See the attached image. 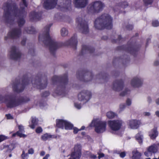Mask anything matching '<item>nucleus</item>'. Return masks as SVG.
<instances>
[{"mask_svg":"<svg viewBox=\"0 0 159 159\" xmlns=\"http://www.w3.org/2000/svg\"><path fill=\"white\" fill-rule=\"evenodd\" d=\"M143 115L145 116H149L150 115L151 113L149 112H145L143 113Z\"/></svg>","mask_w":159,"mask_h":159,"instance_id":"nucleus-51","label":"nucleus"},{"mask_svg":"<svg viewBox=\"0 0 159 159\" xmlns=\"http://www.w3.org/2000/svg\"><path fill=\"white\" fill-rule=\"evenodd\" d=\"M79 130L76 128H75L74 129V133L75 134H76L78 131Z\"/></svg>","mask_w":159,"mask_h":159,"instance_id":"nucleus-58","label":"nucleus"},{"mask_svg":"<svg viewBox=\"0 0 159 159\" xmlns=\"http://www.w3.org/2000/svg\"><path fill=\"white\" fill-rule=\"evenodd\" d=\"M81 146L80 144L75 145L74 148V151L71 154V158L74 159H79L81 155Z\"/></svg>","mask_w":159,"mask_h":159,"instance_id":"nucleus-14","label":"nucleus"},{"mask_svg":"<svg viewBox=\"0 0 159 159\" xmlns=\"http://www.w3.org/2000/svg\"><path fill=\"white\" fill-rule=\"evenodd\" d=\"M105 5L100 1H96L90 4L87 7L88 13L92 14H97L101 11Z\"/></svg>","mask_w":159,"mask_h":159,"instance_id":"nucleus-8","label":"nucleus"},{"mask_svg":"<svg viewBox=\"0 0 159 159\" xmlns=\"http://www.w3.org/2000/svg\"><path fill=\"white\" fill-rule=\"evenodd\" d=\"M99 75H102V78L103 79L106 80L108 77V75L106 73H101L99 74Z\"/></svg>","mask_w":159,"mask_h":159,"instance_id":"nucleus-39","label":"nucleus"},{"mask_svg":"<svg viewBox=\"0 0 159 159\" xmlns=\"http://www.w3.org/2000/svg\"><path fill=\"white\" fill-rule=\"evenodd\" d=\"M94 26L96 29L99 30L111 29L113 26L112 19L108 14H102L95 20Z\"/></svg>","mask_w":159,"mask_h":159,"instance_id":"nucleus-4","label":"nucleus"},{"mask_svg":"<svg viewBox=\"0 0 159 159\" xmlns=\"http://www.w3.org/2000/svg\"><path fill=\"white\" fill-rule=\"evenodd\" d=\"M159 146V143L157 144H153L149 146L147 149V151L144 152L147 157L150 156L152 153H155L157 151V146Z\"/></svg>","mask_w":159,"mask_h":159,"instance_id":"nucleus-19","label":"nucleus"},{"mask_svg":"<svg viewBox=\"0 0 159 159\" xmlns=\"http://www.w3.org/2000/svg\"><path fill=\"white\" fill-rule=\"evenodd\" d=\"M155 102L157 105H159V100H155Z\"/></svg>","mask_w":159,"mask_h":159,"instance_id":"nucleus-63","label":"nucleus"},{"mask_svg":"<svg viewBox=\"0 0 159 159\" xmlns=\"http://www.w3.org/2000/svg\"><path fill=\"white\" fill-rule=\"evenodd\" d=\"M49 157V155L47 154L43 158V159H48Z\"/></svg>","mask_w":159,"mask_h":159,"instance_id":"nucleus-59","label":"nucleus"},{"mask_svg":"<svg viewBox=\"0 0 159 159\" xmlns=\"http://www.w3.org/2000/svg\"><path fill=\"white\" fill-rule=\"evenodd\" d=\"M98 154L99 155L98 156V159H100V158L103 157L104 156V154L103 153H99V152H98Z\"/></svg>","mask_w":159,"mask_h":159,"instance_id":"nucleus-47","label":"nucleus"},{"mask_svg":"<svg viewBox=\"0 0 159 159\" xmlns=\"http://www.w3.org/2000/svg\"><path fill=\"white\" fill-rule=\"evenodd\" d=\"M26 38L24 39H23L21 42V44L22 46H25L26 43Z\"/></svg>","mask_w":159,"mask_h":159,"instance_id":"nucleus-46","label":"nucleus"},{"mask_svg":"<svg viewBox=\"0 0 159 159\" xmlns=\"http://www.w3.org/2000/svg\"><path fill=\"white\" fill-rule=\"evenodd\" d=\"M52 25V24H50L44 27V31L43 35V41L46 46L49 47L51 54L53 56H55L56 50L62 46H70L75 50H76L78 43L76 34H74L70 40L64 43L57 42L55 41L54 39H52L49 35L50 28Z\"/></svg>","mask_w":159,"mask_h":159,"instance_id":"nucleus-2","label":"nucleus"},{"mask_svg":"<svg viewBox=\"0 0 159 159\" xmlns=\"http://www.w3.org/2000/svg\"><path fill=\"white\" fill-rule=\"evenodd\" d=\"M18 127L19 130L16 132L17 135L20 137H25L26 135L22 133L24 132L23 126L21 125H19Z\"/></svg>","mask_w":159,"mask_h":159,"instance_id":"nucleus-25","label":"nucleus"},{"mask_svg":"<svg viewBox=\"0 0 159 159\" xmlns=\"http://www.w3.org/2000/svg\"><path fill=\"white\" fill-rule=\"evenodd\" d=\"M51 138L52 136L48 134H44L41 137V139L43 141H46V140L50 139Z\"/></svg>","mask_w":159,"mask_h":159,"instance_id":"nucleus-30","label":"nucleus"},{"mask_svg":"<svg viewBox=\"0 0 159 159\" xmlns=\"http://www.w3.org/2000/svg\"><path fill=\"white\" fill-rule=\"evenodd\" d=\"M6 139V137L3 135H0V143Z\"/></svg>","mask_w":159,"mask_h":159,"instance_id":"nucleus-45","label":"nucleus"},{"mask_svg":"<svg viewBox=\"0 0 159 159\" xmlns=\"http://www.w3.org/2000/svg\"><path fill=\"white\" fill-rule=\"evenodd\" d=\"M63 66L64 68H66L68 66V65L67 64H65V65H63Z\"/></svg>","mask_w":159,"mask_h":159,"instance_id":"nucleus-64","label":"nucleus"},{"mask_svg":"<svg viewBox=\"0 0 159 159\" xmlns=\"http://www.w3.org/2000/svg\"><path fill=\"white\" fill-rule=\"evenodd\" d=\"M143 2L145 6H147L151 5L153 2V0H143Z\"/></svg>","mask_w":159,"mask_h":159,"instance_id":"nucleus-35","label":"nucleus"},{"mask_svg":"<svg viewBox=\"0 0 159 159\" xmlns=\"http://www.w3.org/2000/svg\"><path fill=\"white\" fill-rule=\"evenodd\" d=\"M152 26L154 27L159 26V22L157 20H153L152 22Z\"/></svg>","mask_w":159,"mask_h":159,"instance_id":"nucleus-38","label":"nucleus"},{"mask_svg":"<svg viewBox=\"0 0 159 159\" xmlns=\"http://www.w3.org/2000/svg\"><path fill=\"white\" fill-rule=\"evenodd\" d=\"M38 120L35 117H32L31 119V124L30 125L32 129L34 128L35 126L38 123Z\"/></svg>","mask_w":159,"mask_h":159,"instance_id":"nucleus-29","label":"nucleus"},{"mask_svg":"<svg viewBox=\"0 0 159 159\" xmlns=\"http://www.w3.org/2000/svg\"><path fill=\"white\" fill-rule=\"evenodd\" d=\"M158 133L157 128L154 127L150 132L149 136L152 139H155L158 135Z\"/></svg>","mask_w":159,"mask_h":159,"instance_id":"nucleus-26","label":"nucleus"},{"mask_svg":"<svg viewBox=\"0 0 159 159\" xmlns=\"http://www.w3.org/2000/svg\"><path fill=\"white\" fill-rule=\"evenodd\" d=\"M124 84V82L122 80H116L113 83L112 89L116 91H120L123 89Z\"/></svg>","mask_w":159,"mask_h":159,"instance_id":"nucleus-16","label":"nucleus"},{"mask_svg":"<svg viewBox=\"0 0 159 159\" xmlns=\"http://www.w3.org/2000/svg\"><path fill=\"white\" fill-rule=\"evenodd\" d=\"M8 107L11 108L24 103L25 100H6Z\"/></svg>","mask_w":159,"mask_h":159,"instance_id":"nucleus-17","label":"nucleus"},{"mask_svg":"<svg viewBox=\"0 0 159 159\" xmlns=\"http://www.w3.org/2000/svg\"><path fill=\"white\" fill-rule=\"evenodd\" d=\"M58 0H44L43 6L47 10L54 8L56 6Z\"/></svg>","mask_w":159,"mask_h":159,"instance_id":"nucleus-15","label":"nucleus"},{"mask_svg":"<svg viewBox=\"0 0 159 159\" xmlns=\"http://www.w3.org/2000/svg\"><path fill=\"white\" fill-rule=\"evenodd\" d=\"M131 104V100H127L126 101V104L127 106H130Z\"/></svg>","mask_w":159,"mask_h":159,"instance_id":"nucleus-54","label":"nucleus"},{"mask_svg":"<svg viewBox=\"0 0 159 159\" xmlns=\"http://www.w3.org/2000/svg\"><path fill=\"white\" fill-rule=\"evenodd\" d=\"M88 3V0H75L74 4L75 7L77 8L85 7Z\"/></svg>","mask_w":159,"mask_h":159,"instance_id":"nucleus-23","label":"nucleus"},{"mask_svg":"<svg viewBox=\"0 0 159 159\" xmlns=\"http://www.w3.org/2000/svg\"><path fill=\"white\" fill-rule=\"evenodd\" d=\"M106 123L105 121H100L98 119L93 120L92 122L91 126L95 127V131L100 133L105 131L106 128Z\"/></svg>","mask_w":159,"mask_h":159,"instance_id":"nucleus-9","label":"nucleus"},{"mask_svg":"<svg viewBox=\"0 0 159 159\" xmlns=\"http://www.w3.org/2000/svg\"><path fill=\"white\" fill-rule=\"evenodd\" d=\"M61 35L62 36H66L67 35L68 33V31L65 28H62L61 31Z\"/></svg>","mask_w":159,"mask_h":159,"instance_id":"nucleus-32","label":"nucleus"},{"mask_svg":"<svg viewBox=\"0 0 159 159\" xmlns=\"http://www.w3.org/2000/svg\"><path fill=\"white\" fill-rule=\"evenodd\" d=\"M0 99H16L15 98H11V97H9L8 98L7 97H5L4 98H2Z\"/></svg>","mask_w":159,"mask_h":159,"instance_id":"nucleus-52","label":"nucleus"},{"mask_svg":"<svg viewBox=\"0 0 159 159\" xmlns=\"http://www.w3.org/2000/svg\"><path fill=\"white\" fill-rule=\"evenodd\" d=\"M76 76L77 78L80 80L84 82H88L92 80L93 74L91 71L82 69L79 70L77 71Z\"/></svg>","mask_w":159,"mask_h":159,"instance_id":"nucleus-7","label":"nucleus"},{"mask_svg":"<svg viewBox=\"0 0 159 159\" xmlns=\"http://www.w3.org/2000/svg\"><path fill=\"white\" fill-rule=\"evenodd\" d=\"M126 27L127 30H130L133 29V26L131 25H126Z\"/></svg>","mask_w":159,"mask_h":159,"instance_id":"nucleus-43","label":"nucleus"},{"mask_svg":"<svg viewBox=\"0 0 159 159\" xmlns=\"http://www.w3.org/2000/svg\"><path fill=\"white\" fill-rule=\"evenodd\" d=\"M31 80L33 86L34 87L40 89H45L47 85V78L44 74L40 73L38 74L34 80H32L30 78H29L28 75L26 74L23 76L21 83L19 82L13 84L12 85L13 91L17 93H20L22 92L25 86L30 83Z\"/></svg>","mask_w":159,"mask_h":159,"instance_id":"nucleus-3","label":"nucleus"},{"mask_svg":"<svg viewBox=\"0 0 159 159\" xmlns=\"http://www.w3.org/2000/svg\"><path fill=\"white\" fill-rule=\"evenodd\" d=\"M42 129L41 127H39L36 129V132L37 133H39L42 132Z\"/></svg>","mask_w":159,"mask_h":159,"instance_id":"nucleus-44","label":"nucleus"},{"mask_svg":"<svg viewBox=\"0 0 159 159\" xmlns=\"http://www.w3.org/2000/svg\"><path fill=\"white\" fill-rule=\"evenodd\" d=\"M130 90H129L128 89H126L125 91H124L121 92L120 94V95L122 96H125L128 93V92H129Z\"/></svg>","mask_w":159,"mask_h":159,"instance_id":"nucleus-40","label":"nucleus"},{"mask_svg":"<svg viewBox=\"0 0 159 159\" xmlns=\"http://www.w3.org/2000/svg\"><path fill=\"white\" fill-rule=\"evenodd\" d=\"M125 105L124 104H121L120 106V107L119 108V112H121L123 111L124 109L125 108Z\"/></svg>","mask_w":159,"mask_h":159,"instance_id":"nucleus-42","label":"nucleus"},{"mask_svg":"<svg viewBox=\"0 0 159 159\" xmlns=\"http://www.w3.org/2000/svg\"><path fill=\"white\" fill-rule=\"evenodd\" d=\"M159 65V61H155L154 63L155 66H157Z\"/></svg>","mask_w":159,"mask_h":159,"instance_id":"nucleus-57","label":"nucleus"},{"mask_svg":"<svg viewBox=\"0 0 159 159\" xmlns=\"http://www.w3.org/2000/svg\"><path fill=\"white\" fill-rule=\"evenodd\" d=\"M122 38L121 35H119L118 36V38L117 39H112L111 40V42L112 43H116L119 41H120L122 39Z\"/></svg>","mask_w":159,"mask_h":159,"instance_id":"nucleus-37","label":"nucleus"},{"mask_svg":"<svg viewBox=\"0 0 159 159\" xmlns=\"http://www.w3.org/2000/svg\"><path fill=\"white\" fill-rule=\"evenodd\" d=\"M118 6L125 8L128 6V4L127 2H124L120 3Z\"/></svg>","mask_w":159,"mask_h":159,"instance_id":"nucleus-34","label":"nucleus"},{"mask_svg":"<svg viewBox=\"0 0 159 159\" xmlns=\"http://www.w3.org/2000/svg\"><path fill=\"white\" fill-rule=\"evenodd\" d=\"M34 151L32 148L30 149L28 151V153L29 154H33L34 153Z\"/></svg>","mask_w":159,"mask_h":159,"instance_id":"nucleus-48","label":"nucleus"},{"mask_svg":"<svg viewBox=\"0 0 159 159\" xmlns=\"http://www.w3.org/2000/svg\"><path fill=\"white\" fill-rule=\"evenodd\" d=\"M52 81L53 84H59L54 92L59 95H64L66 86L68 82L67 74L62 76L54 75L52 78Z\"/></svg>","mask_w":159,"mask_h":159,"instance_id":"nucleus-5","label":"nucleus"},{"mask_svg":"<svg viewBox=\"0 0 159 159\" xmlns=\"http://www.w3.org/2000/svg\"><path fill=\"white\" fill-rule=\"evenodd\" d=\"M41 12L32 11L30 13V20L32 22L39 20L41 19Z\"/></svg>","mask_w":159,"mask_h":159,"instance_id":"nucleus-20","label":"nucleus"},{"mask_svg":"<svg viewBox=\"0 0 159 159\" xmlns=\"http://www.w3.org/2000/svg\"><path fill=\"white\" fill-rule=\"evenodd\" d=\"M45 154V152L44 151H41L40 152V155L41 156H44Z\"/></svg>","mask_w":159,"mask_h":159,"instance_id":"nucleus-62","label":"nucleus"},{"mask_svg":"<svg viewBox=\"0 0 159 159\" xmlns=\"http://www.w3.org/2000/svg\"><path fill=\"white\" fill-rule=\"evenodd\" d=\"M89 157L90 158L93 159H95L97 158V156L96 155L92 154L90 155Z\"/></svg>","mask_w":159,"mask_h":159,"instance_id":"nucleus-55","label":"nucleus"},{"mask_svg":"<svg viewBox=\"0 0 159 159\" xmlns=\"http://www.w3.org/2000/svg\"><path fill=\"white\" fill-rule=\"evenodd\" d=\"M91 93L88 90H83L78 95V99H90L91 98Z\"/></svg>","mask_w":159,"mask_h":159,"instance_id":"nucleus-18","label":"nucleus"},{"mask_svg":"<svg viewBox=\"0 0 159 159\" xmlns=\"http://www.w3.org/2000/svg\"><path fill=\"white\" fill-rule=\"evenodd\" d=\"M49 94L50 93L48 91H46L42 93L41 96L42 97H46L48 96Z\"/></svg>","mask_w":159,"mask_h":159,"instance_id":"nucleus-41","label":"nucleus"},{"mask_svg":"<svg viewBox=\"0 0 159 159\" xmlns=\"http://www.w3.org/2000/svg\"><path fill=\"white\" fill-rule=\"evenodd\" d=\"M95 51L94 48L89 46L82 45V49L79 54V55L81 56L85 53H92Z\"/></svg>","mask_w":159,"mask_h":159,"instance_id":"nucleus-21","label":"nucleus"},{"mask_svg":"<svg viewBox=\"0 0 159 159\" xmlns=\"http://www.w3.org/2000/svg\"><path fill=\"white\" fill-rule=\"evenodd\" d=\"M106 115L109 119H112L114 118L116 115L112 111H109L107 113Z\"/></svg>","mask_w":159,"mask_h":159,"instance_id":"nucleus-31","label":"nucleus"},{"mask_svg":"<svg viewBox=\"0 0 159 159\" xmlns=\"http://www.w3.org/2000/svg\"><path fill=\"white\" fill-rule=\"evenodd\" d=\"M83 100H80V102H75L74 103L75 107L78 109H80L81 108V104L83 102Z\"/></svg>","mask_w":159,"mask_h":159,"instance_id":"nucleus-36","label":"nucleus"},{"mask_svg":"<svg viewBox=\"0 0 159 159\" xmlns=\"http://www.w3.org/2000/svg\"><path fill=\"white\" fill-rule=\"evenodd\" d=\"M143 80L140 79L135 77L131 80V84L132 86L135 88H138L142 86Z\"/></svg>","mask_w":159,"mask_h":159,"instance_id":"nucleus-22","label":"nucleus"},{"mask_svg":"<svg viewBox=\"0 0 159 159\" xmlns=\"http://www.w3.org/2000/svg\"><path fill=\"white\" fill-rule=\"evenodd\" d=\"M57 126L62 129L65 128L66 129H70L73 127V125L70 123L62 120H59L57 121Z\"/></svg>","mask_w":159,"mask_h":159,"instance_id":"nucleus-13","label":"nucleus"},{"mask_svg":"<svg viewBox=\"0 0 159 159\" xmlns=\"http://www.w3.org/2000/svg\"><path fill=\"white\" fill-rule=\"evenodd\" d=\"M27 155V154H25V152L24 151H23L21 155V157L23 159Z\"/></svg>","mask_w":159,"mask_h":159,"instance_id":"nucleus-53","label":"nucleus"},{"mask_svg":"<svg viewBox=\"0 0 159 159\" xmlns=\"http://www.w3.org/2000/svg\"><path fill=\"white\" fill-rule=\"evenodd\" d=\"M6 116L7 119H11L13 118L12 116L10 114H6Z\"/></svg>","mask_w":159,"mask_h":159,"instance_id":"nucleus-49","label":"nucleus"},{"mask_svg":"<svg viewBox=\"0 0 159 159\" xmlns=\"http://www.w3.org/2000/svg\"><path fill=\"white\" fill-rule=\"evenodd\" d=\"M140 122L135 120H133L129 121L128 124L130 127L132 129H136L139 127Z\"/></svg>","mask_w":159,"mask_h":159,"instance_id":"nucleus-24","label":"nucleus"},{"mask_svg":"<svg viewBox=\"0 0 159 159\" xmlns=\"http://www.w3.org/2000/svg\"><path fill=\"white\" fill-rule=\"evenodd\" d=\"M125 155H126L125 152H121L120 154V156L122 158H123L125 156Z\"/></svg>","mask_w":159,"mask_h":159,"instance_id":"nucleus-50","label":"nucleus"},{"mask_svg":"<svg viewBox=\"0 0 159 159\" xmlns=\"http://www.w3.org/2000/svg\"><path fill=\"white\" fill-rule=\"evenodd\" d=\"M150 41V39L148 38L147 39V42L146 43V47L148 45V42H149Z\"/></svg>","mask_w":159,"mask_h":159,"instance_id":"nucleus-60","label":"nucleus"},{"mask_svg":"<svg viewBox=\"0 0 159 159\" xmlns=\"http://www.w3.org/2000/svg\"><path fill=\"white\" fill-rule=\"evenodd\" d=\"M10 52V58L14 60H17L20 58L21 54L20 52L18 51L17 48L15 46H12L11 48Z\"/></svg>","mask_w":159,"mask_h":159,"instance_id":"nucleus-12","label":"nucleus"},{"mask_svg":"<svg viewBox=\"0 0 159 159\" xmlns=\"http://www.w3.org/2000/svg\"><path fill=\"white\" fill-rule=\"evenodd\" d=\"M143 136L141 135L140 133L138 134L136 136V139L139 143H141L142 142Z\"/></svg>","mask_w":159,"mask_h":159,"instance_id":"nucleus-33","label":"nucleus"},{"mask_svg":"<svg viewBox=\"0 0 159 159\" xmlns=\"http://www.w3.org/2000/svg\"><path fill=\"white\" fill-rule=\"evenodd\" d=\"M21 1L23 5L25 7L20 6L19 9L17 4L14 1L9 0L4 4L3 17L5 23L11 25L13 22L14 20L12 19V13H13L14 16L19 18L17 20V23L20 27L14 28L9 31L7 34V36L4 37L5 40H7L8 38L18 39L21 34V30L20 27L25 23V20L24 18L26 17L27 14V12L25 11V7H27L28 6V4L26 0Z\"/></svg>","mask_w":159,"mask_h":159,"instance_id":"nucleus-1","label":"nucleus"},{"mask_svg":"<svg viewBox=\"0 0 159 159\" xmlns=\"http://www.w3.org/2000/svg\"><path fill=\"white\" fill-rule=\"evenodd\" d=\"M108 39V37L106 36H104L102 38V39L105 40H107Z\"/></svg>","mask_w":159,"mask_h":159,"instance_id":"nucleus-56","label":"nucleus"},{"mask_svg":"<svg viewBox=\"0 0 159 159\" xmlns=\"http://www.w3.org/2000/svg\"><path fill=\"white\" fill-rule=\"evenodd\" d=\"M132 154V158L133 159H139L141 156V153L136 150H134L133 151Z\"/></svg>","mask_w":159,"mask_h":159,"instance_id":"nucleus-28","label":"nucleus"},{"mask_svg":"<svg viewBox=\"0 0 159 159\" xmlns=\"http://www.w3.org/2000/svg\"><path fill=\"white\" fill-rule=\"evenodd\" d=\"M76 22L78 24V27L82 33L86 34L89 32L88 25L87 22L83 20L81 17L76 19Z\"/></svg>","mask_w":159,"mask_h":159,"instance_id":"nucleus-10","label":"nucleus"},{"mask_svg":"<svg viewBox=\"0 0 159 159\" xmlns=\"http://www.w3.org/2000/svg\"><path fill=\"white\" fill-rule=\"evenodd\" d=\"M110 128L113 130L117 131L120 129L122 125L123 122L121 120H116L108 121Z\"/></svg>","mask_w":159,"mask_h":159,"instance_id":"nucleus-11","label":"nucleus"},{"mask_svg":"<svg viewBox=\"0 0 159 159\" xmlns=\"http://www.w3.org/2000/svg\"><path fill=\"white\" fill-rule=\"evenodd\" d=\"M25 30L27 33L29 34H34L36 32L35 28L33 26L25 28Z\"/></svg>","mask_w":159,"mask_h":159,"instance_id":"nucleus-27","label":"nucleus"},{"mask_svg":"<svg viewBox=\"0 0 159 159\" xmlns=\"http://www.w3.org/2000/svg\"><path fill=\"white\" fill-rule=\"evenodd\" d=\"M134 37L131 38L126 45L118 46L116 48L117 51H123L126 52L135 57L141 46L137 43L135 40H134Z\"/></svg>","mask_w":159,"mask_h":159,"instance_id":"nucleus-6","label":"nucleus"},{"mask_svg":"<svg viewBox=\"0 0 159 159\" xmlns=\"http://www.w3.org/2000/svg\"><path fill=\"white\" fill-rule=\"evenodd\" d=\"M155 114L157 116L159 117V111H157L155 112Z\"/></svg>","mask_w":159,"mask_h":159,"instance_id":"nucleus-61","label":"nucleus"}]
</instances>
